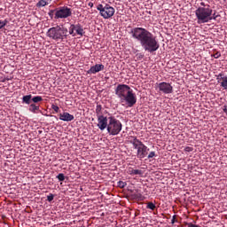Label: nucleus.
<instances>
[{
  "mask_svg": "<svg viewBox=\"0 0 227 227\" xmlns=\"http://www.w3.org/2000/svg\"><path fill=\"white\" fill-rule=\"evenodd\" d=\"M129 35H131L132 38L139 42L145 52H150L151 54L157 52L160 47L157 37L146 28L139 27H134L130 30Z\"/></svg>",
  "mask_w": 227,
  "mask_h": 227,
  "instance_id": "obj_1",
  "label": "nucleus"
},
{
  "mask_svg": "<svg viewBox=\"0 0 227 227\" xmlns=\"http://www.w3.org/2000/svg\"><path fill=\"white\" fill-rule=\"evenodd\" d=\"M97 127L99 130H106V129L109 136H118L121 132V129H123L121 121L113 115L99 117Z\"/></svg>",
  "mask_w": 227,
  "mask_h": 227,
  "instance_id": "obj_2",
  "label": "nucleus"
},
{
  "mask_svg": "<svg viewBox=\"0 0 227 227\" xmlns=\"http://www.w3.org/2000/svg\"><path fill=\"white\" fill-rule=\"evenodd\" d=\"M115 95L120 98L121 104H126L129 107H133L136 102H137V98L134 94L132 89L127 84H119L115 89Z\"/></svg>",
  "mask_w": 227,
  "mask_h": 227,
  "instance_id": "obj_3",
  "label": "nucleus"
},
{
  "mask_svg": "<svg viewBox=\"0 0 227 227\" xmlns=\"http://www.w3.org/2000/svg\"><path fill=\"white\" fill-rule=\"evenodd\" d=\"M67 33L68 29L67 27L57 25L49 28L46 35L51 40H55V42H63V40H67Z\"/></svg>",
  "mask_w": 227,
  "mask_h": 227,
  "instance_id": "obj_4",
  "label": "nucleus"
},
{
  "mask_svg": "<svg viewBox=\"0 0 227 227\" xmlns=\"http://www.w3.org/2000/svg\"><path fill=\"white\" fill-rule=\"evenodd\" d=\"M214 13V10L210 6L198 7L195 11V16L197 19V24H207L212 22L210 14Z\"/></svg>",
  "mask_w": 227,
  "mask_h": 227,
  "instance_id": "obj_5",
  "label": "nucleus"
},
{
  "mask_svg": "<svg viewBox=\"0 0 227 227\" xmlns=\"http://www.w3.org/2000/svg\"><path fill=\"white\" fill-rule=\"evenodd\" d=\"M131 145H133L134 150H137V159H145L146 155H148V152L150 149L148 146L145 145L143 142H141L137 137H133V139L129 141Z\"/></svg>",
  "mask_w": 227,
  "mask_h": 227,
  "instance_id": "obj_6",
  "label": "nucleus"
},
{
  "mask_svg": "<svg viewBox=\"0 0 227 227\" xmlns=\"http://www.w3.org/2000/svg\"><path fill=\"white\" fill-rule=\"evenodd\" d=\"M97 10L99 12V15L103 17V19H111L114 15V12H116L113 6L110 4H106L103 5L102 4H99L97 6Z\"/></svg>",
  "mask_w": 227,
  "mask_h": 227,
  "instance_id": "obj_7",
  "label": "nucleus"
},
{
  "mask_svg": "<svg viewBox=\"0 0 227 227\" xmlns=\"http://www.w3.org/2000/svg\"><path fill=\"white\" fill-rule=\"evenodd\" d=\"M68 17H72V9L68 8V6H62L56 9L55 20L59 19H68Z\"/></svg>",
  "mask_w": 227,
  "mask_h": 227,
  "instance_id": "obj_8",
  "label": "nucleus"
},
{
  "mask_svg": "<svg viewBox=\"0 0 227 227\" xmlns=\"http://www.w3.org/2000/svg\"><path fill=\"white\" fill-rule=\"evenodd\" d=\"M158 90L160 93L169 95L173 93V86L169 82H162L158 84Z\"/></svg>",
  "mask_w": 227,
  "mask_h": 227,
  "instance_id": "obj_9",
  "label": "nucleus"
},
{
  "mask_svg": "<svg viewBox=\"0 0 227 227\" xmlns=\"http://www.w3.org/2000/svg\"><path fill=\"white\" fill-rule=\"evenodd\" d=\"M216 81L218 84H220L221 88L227 91V75L224 74V73H220L216 76Z\"/></svg>",
  "mask_w": 227,
  "mask_h": 227,
  "instance_id": "obj_10",
  "label": "nucleus"
},
{
  "mask_svg": "<svg viewBox=\"0 0 227 227\" xmlns=\"http://www.w3.org/2000/svg\"><path fill=\"white\" fill-rule=\"evenodd\" d=\"M105 67L103 64H96L95 66L90 67V68L87 71V74H98V72H102Z\"/></svg>",
  "mask_w": 227,
  "mask_h": 227,
  "instance_id": "obj_11",
  "label": "nucleus"
},
{
  "mask_svg": "<svg viewBox=\"0 0 227 227\" xmlns=\"http://www.w3.org/2000/svg\"><path fill=\"white\" fill-rule=\"evenodd\" d=\"M59 120H61L62 121H74V117L68 112H64L62 114H59Z\"/></svg>",
  "mask_w": 227,
  "mask_h": 227,
  "instance_id": "obj_12",
  "label": "nucleus"
},
{
  "mask_svg": "<svg viewBox=\"0 0 227 227\" xmlns=\"http://www.w3.org/2000/svg\"><path fill=\"white\" fill-rule=\"evenodd\" d=\"M74 31L76 33V35H78L79 36H83L84 35V28L82 27V25L81 24H75L74 25Z\"/></svg>",
  "mask_w": 227,
  "mask_h": 227,
  "instance_id": "obj_13",
  "label": "nucleus"
},
{
  "mask_svg": "<svg viewBox=\"0 0 227 227\" xmlns=\"http://www.w3.org/2000/svg\"><path fill=\"white\" fill-rule=\"evenodd\" d=\"M32 98H33V96L31 94L23 96L22 104H27V106H30L31 102H33Z\"/></svg>",
  "mask_w": 227,
  "mask_h": 227,
  "instance_id": "obj_14",
  "label": "nucleus"
},
{
  "mask_svg": "<svg viewBox=\"0 0 227 227\" xmlns=\"http://www.w3.org/2000/svg\"><path fill=\"white\" fill-rule=\"evenodd\" d=\"M28 111H30V113H33L34 114H36V111H40V106H36V104L35 103L30 104Z\"/></svg>",
  "mask_w": 227,
  "mask_h": 227,
  "instance_id": "obj_15",
  "label": "nucleus"
},
{
  "mask_svg": "<svg viewBox=\"0 0 227 227\" xmlns=\"http://www.w3.org/2000/svg\"><path fill=\"white\" fill-rule=\"evenodd\" d=\"M52 0H40L37 4L36 6L37 8H42L43 6H47Z\"/></svg>",
  "mask_w": 227,
  "mask_h": 227,
  "instance_id": "obj_16",
  "label": "nucleus"
},
{
  "mask_svg": "<svg viewBox=\"0 0 227 227\" xmlns=\"http://www.w3.org/2000/svg\"><path fill=\"white\" fill-rule=\"evenodd\" d=\"M128 173L129 175H143V170L129 168Z\"/></svg>",
  "mask_w": 227,
  "mask_h": 227,
  "instance_id": "obj_17",
  "label": "nucleus"
},
{
  "mask_svg": "<svg viewBox=\"0 0 227 227\" xmlns=\"http://www.w3.org/2000/svg\"><path fill=\"white\" fill-rule=\"evenodd\" d=\"M102 112V106L98 105L96 107V114H97V118H98H98L101 116H104L102 114H100Z\"/></svg>",
  "mask_w": 227,
  "mask_h": 227,
  "instance_id": "obj_18",
  "label": "nucleus"
},
{
  "mask_svg": "<svg viewBox=\"0 0 227 227\" xmlns=\"http://www.w3.org/2000/svg\"><path fill=\"white\" fill-rule=\"evenodd\" d=\"M43 100V98L41 96L32 98V102H34V104H38V102H42Z\"/></svg>",
  "mask_w": 227,
  "mask_h": 227,
  "instance_id": "obj_19",
  "label": "nucleus"
},
{
  "mask_svg": "<svg viewBox=\"0 0 227 227\" xmlns=\"http://www.w3.org/2000/svg\"><path fill=\"white\" fill-rule=\"evenodd\" d=\"M75 24H72L69 27V35H72V36H75Z\"/></svg>",
  "mask_w": 227,
  "mask_h": 227,
  "instance_id": "obj_20",
  "label": "nucleus"
},
{
  "mask_svg": "<svg viewBox=\"0 0 227 227\" xmlns=\"http://www.w3.org/2000/svg\"><path fill=\"white\" fill-rule=\"evenodd\" d=\"M146 208H149V210H155L157 207L155 206V204H153V202H148Z\"/></svg>",
  "mask_w": 227,
  "mask_h": 227,
  "instance_id": "obj_21",
  "label": "nucleus"
},
{
  "mask_svg": "<svg viewBox=\"0 0 227 227\" xmlns=\"http://www.w3.org/2000/svg\"><path fill=\"white\" fill-rule=\"evenodd\" d=\"M48 15H49L50 19H54V17H56V9L55 10H51L48 12Z\"/></svg>",
  "mask_w": 227,
  "mask_h": 227,
  "instance_id": "obj_22",
  "label": "nucleus"
},
{
  "mask_svg": "<svg viewBox=\"0 0 227 227\" xmlns=\"http://www.w3.org/2000/svg\"><path fill=\"white\" fill-rule=\"evenodd\" d=\"M8 24V20H0V29H3V27H5Z\"/></svg>",
  "mask_w": 227,
  "mask_h": 227,
  "instance_id": "obj_23",
  "label": "nucleus"
},
{
  "mask_svg": "<svg viewBox=\"0 0 227 227\" xmlns=\"http://www.w3.org/2000/svg\"><path fill=\"white\" fill-rule=\"evenodd\" d=\"M59 182H65V174L60 173L57 176Z\"/></svg>",
  "mask_w": 227,
  "mask_h": 227,
  "instance_id": "obj_24",
  "label": "nucleus"
},
{
  "mask_svg": "<svg viewBox=\"0 0 227 227\" xmlns=\"http://www.w3.org/2000/svg\"><path fill=\"white\" fill-rule=\"evenodd\" d=\"M118 187H120L121 189H123L124 187H127V183L123 182V181H119L117 183Z\"/></svg>",
  "mask_w": 227,
  "mask_h": 227,
  "instance_id": "obj_25",
  "label": "nucleus"
},
{
  "mask_svg": "<svg viewBox=\"0 0 227 227\" xmlns=\"http://www.w3.org/2000/svg\"><path fill=\"white\" fill-rule=\"evenodd\" d=\"M53 200H54V194L50 193V194L47 196V201H49V203H51Z\"/></svg>",
  "mask_w": 227,
  "mask_h": 227,
  "instance_id": "obj_26",
  "label": "nucleus"
},
{
  "mask_svg": "<svg viewBox=\"0 0 227 227\" xmlns=\"http://www.w3.org/2000/svg\"><path fill=\"white\" fill-rule=\"evenodd\" d=\"M217 17H219V15H216L215 12L210 14L211 20H217Z\"/></svg>",
  "mask_w": 227,
  "mask_h": 227,
  "instance_id": "obj_27",
  "label": "nucleus"
},
{
  "mask_svg": "<svg viewBox=\"0 0 227 227\" xmlns=\"http://www.w3.org/2000/svg\"><path fill=\"white\" fill-rule=\"evenodd\" d=\"M185 226H187V227H201V226H200L198 224H194L192 223H185Z\"/></svg>",
  "mask_w": 227,
  "mask_h": 227,
  "instance_id": "obj_28",
  "label": "nucleus"
},
{
  "mask_svg": "<svg viewBox=\"0 0 227 227\" xmlns=\"http://www.w3.org/2000/svg\"><path fill=\"white\" fill-rule=\"evenodd\" d=\"M51 109H53V111H55V113H59V106H58L56 105H52Z\"/></svg>",
  "mask_w": 227,
  "mask_h": 227,
  "instance_id": "obj_29",
  "label": "nucleus"
},
{
  "mask_svg": "<svg viewBox=\"0 0 227 227\" xmlns=\"http://www.w3.org/2000/svg\"><path fill=\"white\" fill-rule=\"evenodd\" d=\"M213 58H215V59H219V58H221V52L217 51L213 55Z\"/></svg>",
  "mask_w": 227,
  "mask_h": 227,
  "instance_id": "obj_30",
  "label": "nucleus"
},
{
  "mask_svg": "<svg viewBox=\"0 0 227 227\" xmlns=\"http://www.w3.org/2000/svg\"><path fill=\"white\" fill-rule=\"evenodd\" d=\"M153 157H155V152H151L148 156H147V159H153Z\"/></svg>",
  "mask_w": 227,
  "mask_h": 227,
  "instance_id": "obj_31",
  "label": "nucleus"
},
{
  "mask_svg": "<svg viewBox=\"0 0 227 227\" xmlns=\"http://www.w3.org/2000/svg\"><path fill=\"white\" fill-rule=\"evenodd\" d=\"M193 150H194V148H192V147H191V146H186V147L184 148V152H187V153L192 152Z\"/></svg>",
  "mask_w": 227,
  "mask_h": 227,
  "instance_id": "obj_32",
  "label": "nucleus"
},
{
  "mask_svg": "<svg viewBox=\"0 0 227 227\" xmlns=\"http://www.w3.org/2000/svg\"><path fill=\"white\" fill-rule=\"evenodd\" d=\"M207 6H210L209 4H206L205 2L200 3V6L199 8H207Z\"/></svg>",
  "mask_w": 227,
  "mask_h": 227,
  "instance_id": "obj_33",
  "label": "nucleus"
},
{
  "mask_svg": "<svg viewBox=\"0 0 227 227\" xmlns=\"http://www.w3.org/2000/svg\"><path fill=\"white\" fill-rule=\"evenodd\" d=\"M175 223H176V215H173L172 220H171L172 224H175Z\"/></svg>",
  "mask_w": 227,
  "mask_h": 227,
  "instance_id": "obj_34",
  "label": "nucleus"
},
{
  "mask_svg": "<svg viewBox=\"0 0 227 227\" xmlns=\"http://www.w3.org/2000/svg\"><path fill=\"white\" fill-rule=\"evenodd\" d=\"M223 112H224V113H227V106H223Z\"/></svg>",
  "mask_w": 227,
  "mask_h": 227,
  "instance_id": "obj_35",
  "label": "nucleus"
},
{
  "mask_svg": "<svg viewBox=\"0 0 227 227\" xmlns=\"http://www.w3.org/2000/svg\"><path fill=\"white\" fill-rule=\"evenodd\" d=\"M89 6H90V8H93V3L90 2V3H89Z\"/></svg>",
  "mask_w": 227,
  "mask_h": 227,
  "instance_id": "obj_36",
  "label": "nucleus"
}]
</instances>
